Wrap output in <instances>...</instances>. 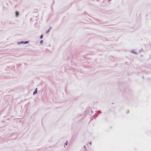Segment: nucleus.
I'll use <instances>...</instances> for the list:
<instances>
[{
  "label": "nucleus",
  "mask_w": 151,
  "mask_h": 151,
  "mask_svg": "<svg viewBox=\"0 0 151 151\" xmlns=\"http://www.w3.org/2000/svg\"><path fill=\"white\" fill-rule=\"evenodd\" d=\"M37 88H36L35 91H34V93H33L34 94H36L37 93Z\"/></svg>",
  "instance_id": "2"
},
{
  "label": "nucleus",
  "mask_w": 151,
  "mask_h": 151,
  "mask_svg": "<svg viewBox=\"0 0 151 151\" xmlns=\"http://www.w3.org/2000/svg\"><path fill=\"white\" fill-rule=\"evenodd\" d=\"M42 35H41V36H40V38L41 39H42Z\"/></svg>",
  "instance_id": "3"
},
{
  "label": "nucleus",
  "mask_w": 151,
  "mask_h": 151,
  "mask_svg": "<svg viewBox=\"0 0 151 151\" xmlns=\"http://www.w3.org/2000/svg\"><path fill=\"white\" fill-rule=\"evenodd\" d=\"M42 42H43L42 40V41L40 42V43H41H41H42Z\"/></svg>",
  "instance_id": "4"
},
{
  "label": "nucleus",
  "mask_w": 151,
  "mask_h": 151,
  "mask_svg": "<svg viewBox=\"0 0 151 151\" xmlns=\"http://www.w3.org/2000/svg\"><path fill=\"white\" fill-rule=\"evenodd\" d=\"M19 15L18 12L17 11L16 12V17H17Z\"/></svg>",
  "instance_id": "1"
},
{
  "label": "nucleus",
  "mask_w": 151,
  "mask_h": 151,
  "mask_svg": "<svg viewBox=\"0 0 151 151\" xmlns=\"http://www.w3.org/2000/svg\"><path fill=\"white\" fill-rule=\"evenodd\" d=\"M67 141L66 142V143H65V145H67Z\"/></svg>",
  "instance_id": "5"
}]
</instances>
